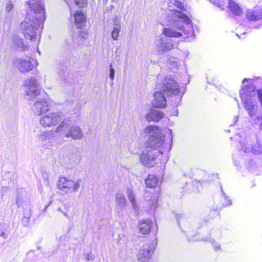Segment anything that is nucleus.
<instances>
[{"instance_id": "4be33fe9", "label": "nucleus", "mask_w": 262, "mask_h": 262, "mask_svg": "<svg viewBox=\"0 0 262 262\" xmlns=\"http://www.w3.org/2000/svg\"><path fill=\"white\" fill-rule=\"evenodd\" d=\"M15 202L18 207L24 206V205H27L28 199L26 196V192L24 191L18 192Z\"/></svg>"}, {"instance_id": "7c9ffc66", "label": "nucleus", "mask_w": 262, "mask_h": 262, "mask_svg": "<svg viewBox=\"0 0 262 262\" xmlns=\"http://www.w3.org/2000/svg\"><path fill=\"white\" fill-rule=\"evenodd\" d=\"M202 240L203 241H209L210 243H212L214 249L216 251L217 250L220 249V247H221L220 245H219L217 243H215V242L213 240H212V239H211L210 237H206L204 238H202Z\"/></svg>"}, {"instance_id": "de8ad7c7", "label": "nucleus", "mask_w": 262, "mask_h": 262, "mask_svg": "<svg viewBox=\"0 0 262 262\" xmlns=\"http://www.w3.org/2000/svg\"><path fill=\"white\" fill-rule=\"evenodd\" d=\"M249 165L251 166H254L255 165V162H254L253 160H249Z\"/></svg>"}, {"instance_id": "20e7f679", "label": "nucleus", "mask_w": 262, "mask_h": 262, "mask_svg": "<svg viewBox=\"0 0 262 262\" xmlns=\"http://www.w3.org/2000/svg\"><path fill=\"white\" fill-rule=\"evenodd\" d=\"M161 92L173 102V105L178 106L181 101L184 93L180 92L179 85L172 78H166L162 81Z\"/></svg>"}, {"instance_id": "f704fd0d", "label": "nucleus", "mask_w": 262, "mask_h": 262, "mask_svg": "<svg viewBox=\"0 0 262 262\" xmlns=\"http://www.w3.org/2000/svg\"><path fill=\"white\" fill-rule=\"evenodd\" d=\"M31 216V211L30 209L25 208L24 210V217L25 218L30 219Z\"/></svg>"}, {"instance_id": "72a5a7b5", "label": "nucleus", "mask_w": 262, "mask_h": 262, "mask_svg": "<svg viewBox=\"0 0 262 262\" xmlns=\"http://www.w3.org/2000/svg\"><path fill=\"white\" fill-rule=\"evenodd\" d=\"M211 2L213 3L215 5L219 8H222L224 6L225 2L224 0H209Z\"/></svg>"}, {"instance_id": "ddd939ff", "label": "nucleus", "mask_w": 262, "mask_h": 262, "mask_svg": "<svg viewBox=\"0 0 262 262\" xmlns=\"http://www.w3.org/2000/svg\"><path fill=\"white\" fill-rule=\"evenodd\" d=\"M13 63L21 73L31 71L34 66L30 61L19 58H15L13 61Z\"/></svg>"}, {"instance_id": "09e8293b", "label": "nucleus", "mask_w": 262, "mask_h": 262, "mask_svg": "<svg viewBox=\"0 0 262 262\" xmlns=\"http://www.w3.org/2000/svg\"><path fill=\"white\" fill-rule=\"evenodd\" d=\"M259 129L262 130V122L259 125Z\"/></svg>"}, {"instance_id": "a18cd8bd", "label": "nucleus", "mask_w": 262, "mask_h": 262, "mask_svg": "<svg viewBox=\"0 0 262 262\" xmlns=\"http://www.w3.org/2000/svg\"><path fill=\"white\" fill-rule=\"evenodd\" d=\"M236 155H235V154L233 155V159L235 162V164L236 166H238V165L236 163V159H237V157H236Z\"/></svg>"}, {"instance_id": "2eb2a0df", "label": "nucleus", "mask_w": 262, "mask_h": 262, "mask_svg": "<svg viewBox=\"0 0 262 262\" xmlns=\"http://www.w3.org/2000/svg\"><path fill=\"white\" fill-rule=\"evenodd\" d=\"M247 18L250 21H257L262 18V8L248 10L246 13Z\"/></svg>"}, {"instance_id": "49530a36", "label": "nucleus", "mask_w": 262, "mask_h": 262, "mask_svg": "<svg viewBox=\"0 0 262 262\" xmlns=\"http://www.w3.org/2000/svg\"><path fill=\"white\" fill-rule=\"evenodd\" d=\"M69 40H70V39H69ZM65 42L67 43V45L68 47L70 46V47H71L72 46V43H71V42H70V40H68L66 39L65 40Z\"/></svg>"}, {"instance_id": "a19ab883", "label": "nucleus", "mask_w": 262, "mask_h": 262, "mask_svg": "<svg viewBox=\"0 0 262 262\" xmlns=\"http://www.w3.org/2000/svg\"><path fill=\"white\" fill-rule=\"evenodd\" d=\"M85 258L87 260L89 261L93 260L94 259V256L93 255L91 254V253H90L89 254L87 255Z\"/></svg>"}, {"instance_id": "6e6552de", "label": "nucleus", "mask_w": 262, "mask_h": 262, "mask_svg": "<svg viewBox=\"0 0 262 262\" xmlns=\"http://www.w3.org/2000/svg\"><path fill=\"white\" fill-rule=\"evenodd\" d=\"M24 86L27 89L26 96L29 100L35 99L40 95L41 89L36 79L31 78L26 80Z\"/></svg>"}, {"instance_id": "9b49d317", "label": "nucleus", "mask_w": 262, "mask_h": 262, "mask_svg": "<svg viewBox=\"0 0 262 262\" xmlns=\"http://www.w3.org/2000/svg\"><path fill=\"white\" fill-rule=\"evenodd\" d=\"M156 245V238L152 242L150 245H144L139 251L138 255V261L140 262H148L149 258L152 254Z\"/></svg>"}, {"instance_id": "c03bdc74", "label": "nucleus", "mask_w": 262, "mask_h": 262, "mask_svg": "<svg viewBox=\"0 0 262 262\" xmlns=\"http://www.w3.org/2000/svg\"><path fill=\"white\" fill-rule=\"evenodd\" d=\"M80 161V158L78 157H76L74 161V164L76 165Z\"/></svg>"}, {"instance_id": "473e14b6", "label": "nucleus", "mask_w": 262, "mask_h": 262, "mask_svg": "<svg viewBox=\"0 0 262 262\" xmlns=\"http://www.w3.org/2000/svg\"><path fill=\"white\" fill-rule=\"evenodd\" d=\"M75 5L79 8H83L86 5V0H74Z\"/></svg>"}, {"instance_id": "5701e85b", "label": "nucleus", "mask_w": 262, "mask_h": 262, "mask_svg": "<svg viewBox=\"0 0 262 262\" xmlns=\"http://www.w3.org/2000/svg\"><path fill=\"white\" fill-rule=\"evenodd\" d=\"M74 17L75 23L77 28H81L84 26L86 19L83 13L80 12H76L74 13Z\"/></svg>"}, {"instance_id": "f257e3e1", "label": "nucleus", "mask_w": 262, "mask_h": 262, "mask_svg": "<svg viewBox=\"0 0 262 262\" xmlns=\"http://www.w3.org/2000/svg\"><path fill=\"white\" fill-rule=\"evenodd\" d=\"M168 6L171 9L167 12L166 19L172 28H164V36L156 40L155 44L159 52H167L173 48V41L169 37L183 36L188 41L194 37L192 21L184 13L186 11L184 4L178 0H170Z\"/></svg>"}, {"instance_id": "603ef678", "label": "nucleus", "mask_w": 262, "mask_h": 262, "mask_svg": "<svg viewBox=\"0 0 262 262\" xmlns=\"http://www.w3.org/2000/svg\"><path fill=\"white\" fill-rule=\"evenodd\" d=\"M192 240H193V241H196L197 239H192Z\"/></svg>"}, {"instance_id": "6ab92c4d", "label": "nucleus", "mask_w": 262, "mask_h": 262, "mask_svg": "<svg viewBox=\"0 0 262 262\" xmlns=\"http://www.w3.org/2000/svg\"><path fill=\"white\" fill-rule=\"evenodd\" d=\"M164 117V113L158 110H152L146 115L148 121L158 122Z\"/></svg>"}, {"instance_id": "bb28decb", "label": "nucleus", "mask_w": 262, "mask_h": 262, "mask_svg": "<svg viewBox=\"0 0 262 262\" xmlns=\"http://www.w3.org/2000/svg\"><path fill=\"white\" fill-rule=\"evenodd\" d=\"M145 199L146 201L148 202V205L149 206L151 210L154 211L157 206V199L155 195H152L150 198H148V195H145Z\"/></svg>"}, {"instance_id": "37998d69", "label": "nucleus", "mask_w": 262, "mask_h": 262, "mask_svg": "<svg viewBox=\"0 0 262 262\" xmlns=\"http://www.w3.org/2000/svg\"><path fill=\"white\" fill-rule=\"evenodd\" d=\"M58 211L62 213L66 216H67L68 211L67 210H63L60 207H59L58 209Z\"/></svg>"}, {"instance_id": "a878e982", "label": "nucleus", "mask_w": 262, "mask_h": 262, "mask_svg": "<svg viewBox=\"0 0 262 262\" xmlns=\"http://www.w3.org/2000/svg\"><path fill=\"white\" fill-rule=\"evenodd\" d=\"M229 8L230 10L236 15H239L242 12V10L236 3L233 0H228Z\"/></svg>"}, {"instance_id": "a211bd4d", "label": "nucleus", "mask_w": 262, "mask_h": 262, "mask_svg": "<svg viewBox=\"0 0 262 262\" xmlns=\"http://www.w3.org/2000/svg\"><path fill=\"white\" fill-rule=\"evenodd\" d=\"M152 222L149 220H141L139 222L138 227L140 233L143 234H148L151 230Z\"/></svg>"}, {"instance_id": "7ed1b4c3", "label": "nucleus", "mask_w": 262, "mask_h": 262, "mask_svg": "<svg viewBox=\"0 0 262 262\" xmlns=\"http://www.w3.org/2000/svg\"><path fill=\"white\" fill-rule=\"evenodd\" d=\"M239 94L244 107L246 110L252 120L255 122L262 120V114L256 116L257 106L252 99V97L256 96L262 107V90L259 89L256 91L254 85L251 83L245 85L241 90Z\"/></svg>"}, {"instance_id": "393cba45", "label": "nucleus", "mask_w": 262, "mask_h": 262, "mask_svg": "<svg viewBox=\"0 0 262 262\" xmlns=\"http://www.w3.org/2000/svg\"><path fill=\"white\" fill-rule=\"evenodd\" d=\"M158 179L154 174H149L145 181L146 186L149 188L156 187L158 184Z\"/></svg>"}, {"instance_id": "4468645a", "label": "nucleus", "mask_w": 262, "mask_h": 262, "mask_svg": "<svg viewBox=\"0 0 262 262\" xmlns=\"http://www.w3.org/2000/svg\"><path fill=\"white\" fill-rule=\"evenodd\" d=\"M165 95L161 92L154 93V99L152 101V105L154 107L163 108L166 106V99Z\"/></svg>"}, {"instance_id": "f03ea898", "label": "nucleus", "mask_w": 262, "mask_h": 262, "mask_svg": "<svg viewBox=\"0 0 262 262\" xmlns=\"http://www.w3.org/2000/svg\"><path fill=\"white\" fill-rule=\"evenodd\" d=\"M26 18L20 28L26 38L34 41L41 33L46 19L45 8L42 0H29L26 3Z\"/></svg>"}, {"instance_id": "1a4fd4ad", "label": "nucleus", "mask_w": 262, "mask_h": 262, "mask_svg": "<svg viewBox=\"0 0 262 262\" xmlns=\"http://www.w3.org/2000/svg\"><path fill=\"white\" fill-rule=\"evenodd\" d=\"M66 119L61 112L50 113L40 119V123L43 127L56 125L59 121Z\"/></svg>"}, {"instance_id": "4c0bfd02", "label": "nucleus", "mask_w": 262, "mask_h": 262, "mask_svg": "<svg viewBox=\"0 0 262 262\" xmlns=\"http://www.w3.org/2000/svg\"><path fill=\"white\" fill-rule=\"evenodd\" d=\"M110 67V77L112 80H113L115 77V70L112 68V64Z\"/></svg>"}, {"instance_id": "39448f33", "label": "nucleus", "mask_w": 262, "mask_h": 262, "mask_svg": "<svg viewBox=\"0 0 262 262\" xmlns=\"http://www.w3.org/2000/svg\"><path fill=\"white\" fill-rule=\"evenodd\" d=\"M144 134L148 139L147 146L154 149L161 147L164 143L165 136L159 127L155 126H148L144 129Z\"/></svg>"}, {"instance_id": "0eeeda50", "label": "nucleus", "mask_w": 262, "mask_h": 262, "mask_svg": "<svg viewBox=\"0 0 262 262\" xmlns=\"http://www.w3.org/2000/svg\"><path fill=\"white\" fill-rule=\"evenodd\" d=\"M81 183V180L80 179L74 180L65 177H61L58 181L57 187L59 190L66 193H72L79 190Z\"/></svg>"}, {"instance_id": "aec40b11", "label": "nucleus", "mask_w": 262, "mask_h": 262, "mask_svg": "<svg viewBox=\"0 0 262 262\" xmlns=\"http://www.w3.org/2000/svg\"><path fill=\"white\" fill-rule=\"evenodd\" d=\"M126 193L128 200H129L133 209L137 211L138 210V206L136 201V194L134 190L132 187H127Z\"/></svg>"}, {"instance_id": "ea45409f", "label": "nucleus", "mask_w": 262, "mask_h": 262, "mask_svg": "<svg viewBox=\"0 0 262 262\" xmlns=\"http://www.w3.org/2000/svg\"><path fill=\"white\" fill-rule=\"evenodd\" d=\"M5 229L3 227H1V230H0V236L3 237L4 239L7 238V234L4 232Z\"/></svg>"}, {"instance_id": "3c124183", "label": "nucleus", "mask_w": 262, "mask_h": 262, "mask_svg": "<svg viewBox=\"0 0 262 262\" xmlns=\"http://www.w3.org/2000/svg\"><path fill=\"white\" fill-rule=\"evenodd\" d=\"M168 132H169L170 134H171L172 130L171 129H168Z\"/></svg>"}, {"instance_id": "c85d7f7f", "label": "nucleus", "mask_w": 262, "mask_h": 262, "mask_svg": "<svg viewBox=\"0 0 262 262\" xmlns=\"http://www.w3.org/2000/svg\"><path fill=\"white\" fill-rule=\"evenodd\" d=\"M58 75L61 80L63 84H66L68 82V73L66 71L65 69H59L58 71Z\"/></svg>"}, {"instance_id": "f3484780", "label": "nucleus", "mask_w": 262, "mask_h": 262, "mask_svg": "<svg viewBox=\"0 0 262 262\" xmlns=\"http://www.w3.org/2000/svg\"><path fill=\"white\" fill-rule=\"evenodd\" d=\"M12 41L14 47L18 50L25 51L29 49L28 46L26 44L21 38L18 36L14 35L12 36Z\"/></svg>"}, {"instance_id": "864d4df0", "label": "nucleus", "mask_w": 262, "mask_h": 262, "mask_svg": "<svg viewBox=\"0 0 262 262\" xmlns=\"http://www.w3.org/2000/svg\"><path fill=\"white\" fill-rule=\"evenodd\" d=\"M248 168H249L250 169H251V168H250V166H249Z\"/></svg>"}, {"instance_id": "b1692460", "label": "nucleus", "mask_w": 262, "mask_h": 262, "mask_svg": "<svg viewBox=\"0 0 262 262\" xmlns=\"http://www.w3.org/2000/svg\"><path fill=\"white\" fill-rule=\"evenodd\" d=\"M57 134L59 135V132H56V129L55 130L42 131L38 135V138L41 141H45L56 136Z\"/></svg>"}, {"instance_id": "412c9836", "label": "nucleus", "mask_w": 262, "mask_h": 262, "mask_svg": "<svg viewBox=\"0 0 262 262\" xmlns=\"http://www.w3.org/2000/svg\"><path fill=\"white\" fill-rule=\"evenodd\" d=\"M240 152L248 153L252 152L254 154H259L262 153V147L258 144L252 147H247L246 144H242Z\"/></svg>"}, {"instance_id": "cd10ccee", "label": "nucleus", "mask_w": 262, "mask_h": 262, "mask_svg": "<svg viewBox=\"0 0 262 262\" xmlns=\"http://www.w3.org/2000/svg\"><path fill=\"white\" fill-rule=\"evenodd\" d=\"M121 30V25L120 24L115 21L113 29L111 33V36L113 40H117L118 39V36Z\"/></svg>"}, {"instance_id": "c9c22d12", "label": "nucleus", "mask_w": 262, "mask_h": 262, "mask_svg": "<svg viewBox=\"0 0 262 262\" xmlns=\"http://www.w3.org/2000/svg\"><path fill=\"white\" fill-rule=\"evenodd\" d=\"M223 198L225 200V201H226V203H224L223 204V206L224 207H226L227 206L231 205V200L227 199V196L225 195V193L223 192Z\"/></svg>"}, {"instance_id": "e433bc0d", "label": "nucleus", "mask_w": 262, "mask_h": 262, "mask_svg": "<svg viewBox=\"0 0 262 262\" xmlns=\"http://www.w3.org/2000/svg\"><path fill=\"white\" fill-rule=\"evenodd\" d=\"M13 8V5L12 2H8L6 5V10L7 12H10Z\"/></svg>"}, {"instance_id": "423d86ee", "label": "nucleus", "mask_w": 262, "mask_h": 262, "mask_svg": "<svg viewBox=\"0 0 262 262\" xmlns=\"http://www.w3.org/2000/svg\"><path fill=\"white\" fill-rule=\"evenodd\" d=\"M69 122V119H63L57 126L56 132H59V135L67 138H72L75 140L81 139L83 136L81 128L77 125L71 126Z\"/></svg>"}, {"instance_id": "dca6fc26", "label": "nucleus", "mask_w": 262, "mask_h": 262, "mask_svg": "<svg viewBox=\"0 0 262 262\" xmlns=\"http://www.w3.org/2000/svg\"><path fill=\"white\" fill-rule=\"evenodd\" d=\"M115 203L120 209H125L127 205V200L122 191H118L115 194Z\"/></svg>"}, {"instance_id": "f8f14e48", "label": "nucleus", "mask_w": 262, "mask_h": 262, "mask_svg": "<svg viewBox=\"0 0 262 262\" xmlns=\"http://www.w3.org/2000/svg\"><path fill=\"white\" fill-rule=\"evenodd\" d=\"M32 111L36 115H41L49 110V103L46 99L37 100L32 107Z\"/></svg>"}, {"instance_id": "79ce46f5", "label": "nucleus", "mask_w": 262, "mask_h": 262, "mask_svg": "<svg viewBox=\"0 0 262 262\" xmlns=\"http://www.w3.org/2000/svg\"><path fill=\"white\" fill-rule=\"evenodd\" d=\"M183 214H176V217L177 220V222L178 224H180V220L181 217H182Z\"/></svg>"}, {"instance_id": "58836bf2", "label": "nucleus", "mask_w": 262, "mask_h": 262, "mask_svg": "<svg viewBox=\"0 0 262 262\" xmlns=\"http://www.w3.org/2000/svg\"><path fill=\"white\" fill-rule=\"evenodd\" d=\"M30 219H28V218H25V217H23V219H22V223L23 224V225L24 226H28L29 225V222H30Z\"/></svg>"}, {"instance_id": "c756f323", "label": "nucleus", "mask_w": 262, "mask_h": 262, "mask_svg": "<svg viewBox=\"0 0 262 262\" xmlns=\"http://www.w3.org/2000/svg\"><path fill=\"white\" fill-rule=\"evenodd\" d=\"M168 66L171 69L177 68L179 64V60L175 57H170L167 61Z\"/></svg>"}, {"instance_id": "9d476101", "label": "nucleus", "mask_w": 262, "mask_h": 262, "mask_svg": "<svg viewBox=\"0 0 262 262\" xmlns=\"http://www.w3.org/2000/svg\"><path fill=\"white\" fill-rule=\"evenodd\" d=\"M159 151L144 150L140 156L141 162L145 166L153 167L156 164V160Z\"/></svg>"}, {"instance_id": "8fccbe9b", "label": "nucleus", "mask_w": 262, "mask_h": 262, "mask_svg": "<svg viewBox=\"0 0 262 262\" xmlns=\"http://www.w3.org/2000/svg\"><path fill=\"white\" fill-rule=\"evenodd\" d=\"M247 79L246 78H245L243 80V83H244L245 81H247Z\"/></svg>"}, {"instance_id": "2f4dec72", "label": "nucleus", "mask_w": 262, "mask_h": 262, "mask_svg": "<svg viewBox=\"0 0 262 262\" xmlns=\"http://www.w3.org/2000/svg\"><path fill=\"white\" fill-rule=\"evenodd\" d=\"M1 199H3L5 195L9 194L10 189L8 186H3L1 189Z\"/></svg>"}]
</instances>
